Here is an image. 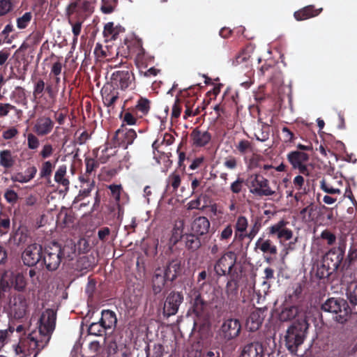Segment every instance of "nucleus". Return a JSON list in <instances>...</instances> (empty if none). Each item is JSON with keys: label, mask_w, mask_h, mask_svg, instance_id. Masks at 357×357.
<instances>
[{"label": "nucleus", "mask_w": 357, "mask_h": 357, "mask_svg": "<svg viewBox=\"0 0 357 357\" xmlns=\"http://www.w3.org/2000/svg\"><path fill=\"white\" fill-rule=\"evenodd\" d=\"M169 281L174 280L181 272V263L178 260H172L167 266L161 267Z\"/></svg>", "instance_id": "obj_23"}, {"label": "nucleus", "mask_w": 357, "mask_h": 357, "mask_svg": "<svg viewBox=\"0 0 357 357\" xmlns=\"http://www.w3.org/2000/svg\"><path fill=\"white\" fill-rule=\"evenodd\" d=\"M242 187L243 180L238 178L231 184L230 189L232 192L237 194L241 191Z\"/></svg>", "instance_id": "obj_55"}, {"label": "nucleus", "mask_w": 357, "mask_h": 357, "mask_svg": "<svg viewBox=\"0 0 357 357\" xmlns=\"http://www.w3.org/2000/svg\"><path fill=\"white\" fill-rule=\"evenodd\" d=\"M108 188L111 190L112 195L115 199L116 202H119L122 192L121 185L112 184L109 185Z\"/></svg>", "instance_id": "obj_48"}, {"label": "nucleus", "mask_w": 357, "mask_h": 357, "mask_svg": "<svg viewBox=\"0 0 357 357\" xmlns=\"http://www.w3.org/2000/svg\"><path fill=\"white\" fill-rule=\"evenodd\" d=\"M248 226V221L244 216H239L236 222V230L239 232H245Z\"/></svg>", "instance_id": "obj_44"}, {"label": "nucleus", "mask_w": 357, "mask_h": 357, "mask_svg": "<svg viewBox=\"0 0 357 357\" xmlns=\"http://www.w3.org/2000/svg\"><path fill=\"white\" fill-rule=\"evenodd\" d=\"M18 133L17 130L15 128H11L3 132V137L5 139H10L15 137Z\"/></svg>", "instance_id": "obj_59"}, {"label": "nucleus", "mask_w": 357, "mask_h": 357, "mask_svg": "<svg viewBox=\"0 0 357 357\" xmlns=\"http://www.w3.org/2000/svg\"><path fill=\"white\" fill-rule=\"evenodd\" d=\"M191 137L193 145L199 147L205 146L211 139V136L208 132L197 129L192 131Z\"/></svg>", "instance_id": "obj_24"}, {"label": "nucleus", "mask_w": 357, "mask_h": 357, "mask_svg": "<svg viewBox=\"0 0 357 357\" xmlns=\"http://www.w3.org/2000/svg\"><path fill=\"white\" fill-rule=\"evenodd\" d=\"M135 108L141 114V116L146 115L150 109V102L145 98H140L136 104Z\"/></svg>", "instance_id": "obj_37"}, {"label": "nucleus", "mask_w": 357, "mask_h": 357, "mask_svg": "<svg viewBox=\"0 0 357 357\" xmlns=\"http://www.w3.org/2000/svg\"><path fill=\"white\" fill-rule=\"evenodd\" d=\"M236 261L234 252H227L216 262L214 269L218 275H225L230 273Z\"/></svg>", "instance_id": "obj_10"}, {"label": "nucleus", "mask_w": 357, "mask_h": 357, "mask_svg": "<svg viewBox=\"0 0 357 357\" xmlns=\"http://www.w3.org/2000/svg\"><path fill=\"white\" fill-rule=\"evenodd\" d=\"M40 144L39 139L32 133L27 135V146L29 149L34 150L38 148Z\"/></svg>", "instance_id": "obj_47"}, {"label": "nucleus", "mask_w": 357, "mask_h": 357, "mask_svg": "<svg viewBox=\"0 0 357 357\" xmlns=\"http://www.w3.org/2000/svg\"><path fill=\"white\" fill-rule=\"evenodd\" d=\"M36 173V169L35 167H30L26 169L25 174L19 172L16 173L11 176V180L14 182L19 183H27L31 181Z\"/></svg>", "instance_id": "obj_27"}, {"label": "nucleus", "mask_w": 357, "mask_h": 357, "mask_svg": "<svg viewBox=\"0 0 357 357\" xmlns=\"http://www.w3.org/2000/svg\"><path fill=\"white\" fill-rule=\"evenodd\" d=\"M321 309L331 313L333 319L339 324L346 323L351 315V309L343 298H330L322 304Z\"/></svg>", "instance_id": "obj_2"}, {"label": "nucleus", "mask_w": 357, "mask_h": 357, "mask_svg": "<svg viewBox=\"0 0 357 357\" xmlns=\"http://www.w3.org/2000/svg\"><path fill=\"white\" fill-rule=\"evenodd\" d=\"M27 307V301L23 296L15 297L10 307V314L15 319H22L26 314Z\"/></svg>", "instance_id": "obj_17"}, {"label": "nucleus", "mask_w": 357, "mask_h": 357, "mask_svg": "<svg viewBox=\"0 0 357 357\" xmlns=\"http://www.w3.org/2000/svg\"><path fill=\"white\" fill-rule=\"evenodd\" d=\"M263 347L259 342H252L245 345L241 350L240 357H262Z\"/></svg>", "instance_id": "obj_22"}, {"label": "nucleus", "mask_w": 357, "mask_h": 357, "mask_svg": "<svg viewBox=\"0 0 357 357\" xmlns=\"http://www.w3.org/2000/svg\"><path fill=\"white\" fill-rule=\"evenodd\" d=\"M321 10V8L319 10H314L312 6H309L301 10L295 12L294 17L297 20H304L307 18L318 15Z\"/></svg>", "instance_id": "obj_28"}, {"label": "nucleus", "mask_w": 357, "mask_h": 357, "mask_svg": "<svg viewBox=\"0 0 357 357\" xmlns=\"http://www.w3.org/2000/svg\"><path fill=\"white\" fill-rule=\"evenodd\" d=\"M100 322L105 329L112 328L116 323V318L114 312L110 310H103L102 312V317Z\"/></svg>", "instance_id": "obj_29"}, {"label": "nucleus", "mask_w": 357, "mask_h": 357, "mask_svg": "<svg viewBox=\"0 0 357 357\" xmlns=\"http://www.w3.org/2000/svg\"><path fill=\"white\" fill-rule=\"evenodd\" d=\"M287 160L294 169H297L303 174H308L306 162L309 160V155L303 151H294L287 154Z\"/></svg>", "instance_id": "obj_9"}, {"label": "nucleus", "mask_w": 357, "mask_h": 357, "mask_svg": "<svg viewBox=\"0 0 357 357\" xmlns=\"http://www.w3.org/2000/svg\"><path fill=\"white\" fill-rule=\"evenodd\" d=\"M287 225L288 222L280 220L269 227V234L276 236L280 243L289 241L293 237V231Z\"/></svg>", "instance_id": "obj_13"}, {"label": "nucleus", "mask_w": 357, "mask_h": 357, "mask_svg": "<svg viewBox=\"0 0 357 357\" xmlns=\"http://www.w3.org/2000/svg\"><path fill=\"white\" fill-rule=\"evenodd\" d=\"M163 271L161 267H158L154 271L152 278V289L155 294H160L164 289L166 282L169 281Z\"/></svg>", "instance_id": "obj_19"}, {"label": "nucleus", "mask_w": 357, "mask_h": 357, "mask_svg": "<svg viewBox=\"0 0 357 357\" xmlns=\"http://www.w3.org/2000/svg\"><path fill=\"white\" fill-rule=\"evenodd\" d=\"M270 128L267 124H262L255 132L257 140L266 142L269 138Z\"/></svg>", "instance_id": "obj_35"}, {"label": "nucleus", "mask_w": 357, "mask_h": 357, "mask_svg": "<svg viewBox=\"0 0 357 357\" xmlns=\"http://www.w3.org/2000/svg\"><path fill=\"white\" fill-rule=\"evenodd\" d=\"M298 307L296 306L284 307L278 314V318L282 321H289L298 314Z\"/></svg>", "instance_id": "obj_32"}, {"label": "nucleus", "mask_w": 357, "mask_h": 357, "mask_svg": "<svg viewBox=\"0 0 357 357\" xmlns=\"http://www.w3.org/2000/svg\"><path fill=\"white\" fill-rule=\"evenodd\" d=\"M245 184L249 192L256 196H271L275 191L269 186L268 179L258 174H250L246 179Z\"/></svg>", "instance_id": "obj_5"}, {"label": "nucleus", "mask_w": 357, "mask_h": 357, "mask_svg": "<svg viewBox=\"0 0 357 357\" xmlns=\"http://www.w3.org/2000/svg\"><path fill=\"white\" fill-rule=\"evenodd\" d=\"M137 119L130 112H126L123 116V124L124 123L132 126L136 123Z\"/></svg>", "instance_id": "obj_56"}, {"label": "nucleus", "mask_w": 357, "mask_h": 357, "mask_svg": "<svg viewBox=\"0 0 357 357\" xmlns=\"http://www.w3.org/2000/svg\"><path fill=\"white\" fill-rule=\"evenodd\" d=\"M321 309L331 313L333 319L339 324L346 323L351 315V309L343 298H330L322 304Z\"/></svg>", "instance_id": "obj_3"}, {"label": "nucleus", "mask_w": 357, "mask_h": 357, "mask_svg": "<svg viewBox=\"0 0 357 357\" xmlns=\"http://www.w3.org/2000/svg\"><path fill=\"white\" fill-rule=\"evenodd\" d=\"M210 228L209 220L204 216H200L194 220L191 225V230L197 236H202L208 231Z\"/></svg>", "instance_id": "obj_21"}, {"label": "nucleus", "mask_w": 357, "mask_h": 357, "mask_svg": "<svg viewBox=\"0 0 357 357\" xmlns=\"http://www.w3.org/2000/svg\"><path fill=\"white\" fill-rule=\"evenodd\" d=\"M200 241L196 234L194 233L187 235L185 240L186 246L192 250H196L200 246Z\"/></svg>", "instance_id": "obj_39"}, {"label": "nucleus", "mask_w": 357, "mask_h": 357, "mask_svg": "<svg viewBox=\"0 0 357 357\" xmlns=\"http://www.w3.org/2000/svg\"><path fill=\"white\" fill-rule=\"evenodd\" d=\"M192 296L194 298H192L191 302L192 303L193 311L197 316H199L204 310V302L197 291H195Z\"/></svg>", "instance_id": "obj_33"}, {"label": "nucleus", "mask_w": 357, "mask_h": 357, "mask_svg": "<svg viewBox=\"0 0 357 357\" xmlns=\"http://www.w3.org/2000/svg\"><path fill=\"white\" fill-rule=\"evenodd\" d=\"M80 181L86 183V188L82 186V189L79 191V195L75 197L74 202H79L84 197L89 196L94 187V181H86L83 178H80Z\"/></svg>", "instance_id": "obj_34"}, {"label": "nucleus", "mask_w": 357, "mask_h": 357, "mask_svg": "<svg viewBox=\"0 0 357 357\" xmlns=\"http://www.w3.org/2000/svg\"><path fill=\"white\" fill-rule=\"evenodd\" d=\"M181 108L179 104V100L176 99L172 106V116L174 118H178L181 114Z\"/></svg>", "instance_id": "obj_61"}, {"label": "nucleus", "mask_w": 357, "mask_h": 357, "mask_svg": "<svg viewBox=\"0 0 357 357\" xmlns=\"http://www.w3.org/2000/svg\"><path fill=\"white\" fill-rule=\"evenodd\" d=\"M252 52V47H247L243 49L241 52L235 56V57L231 60V64L234 66H236L244 63L245 67H250V59Z\"/></svg>", "instance_id": "obj_25"}, {"label": "nucleus", "mask_w": 357, "mask_h": 357, "mask_svg": "<svg viewBox=\"0 0 357 357\" xmlns=\"http://www.w3.org/2000/svg\"><path fill=\"white\" fill-rule=\"evenodd\" d=\"M183 301V295L179 292L170 293L164 304L163 312L167 317L174 315L177 313L178 307Z\"/></svg>", "instance_id": "obj_12"}, {"label": "nucleus", "mask_w": 357, "mask_h": 357, "mask_svg": "<svg viewBox=\"0 0 357 357\" xmlns=\"http://www.w3.org/2000/svg\"><path fill=\"white\" fill-rule=\"evenodd\" d=\"M10 222L8 218L0 217V235L2 236L8 232L10 229Z\"/></svg>", "instance_id": "obj_49"}, {"label": "nucleus", "mask_w": 357, "mask_h": 357, "mask_svg": "<svg viewBox=\"0 0 357 357\" xmlns=\"http://www.w3.org/2000/svg\"><path fill=\"white\" fill-rule=\"evenodd\" d=\"M14 160L11 152L8 150H4L0 152V165L6 168L13 166Z\"/></svg>", "instance_id": "obj_36"}, {"label": "nucleus", "mask_w": 357, "mask_h": 357, "mask_svg": "<svg viewBox=\"0 0 357 357\" xmlns=\"http://www.w3.org/2000/svg\"><path fill=\"white\" fill-rule=\"evenodd\" d=\"M293 184L295 188L297 190H301L304 185V178L301 175L296 176L294 178Z\"/></svg>", "instance_id": "obj_62"}, {"label": "nucleus", "mask_w": 357, "mask_h": 357, "mask_svg": "<svg viewBox=\"0 0 357 357\" xmlns=\"http://www.w3.org/2000/svg\"><path fill=\"white\" fill-rule=\"evenodd\" d=\"M54 125V121L50 117L40 116L36 119L33 130L39 136L47 135L52 132Z\"/></svg>", "instance_id": "obj_16"}, {"label": "nucleus", "mask_w": 357, "mask_h": 357, "mask_svg": "<svg viewBox=\"0 0 357 357\" xmlns=\"http://www.w3.org/2000/svg\"><path fill=\"white\" fill-rule=\"evenodd\" d=\"M264 312L261 310L252 311L246 320V327L250 331L258 330L264 320Z\"/></svg>", "instance_id": "obj_20"}, {"label": "nucleus", "mask_w": 357, "mask_h": 357, "mask_svg": "<svg viewBox=\"0 0 357 357\" xmlns=\"http://www.w3.org/2000/svg\"><path fill=\"white\" fill-rule=\"evenodd\" d=\"M321 237L327 241L328 244L332 245L335 241V236L328 230H324L321 234Z\"/></svg>", "instance_id": "obj_54"}, {"label": "nucleus", "mask_w": 357, "mask_h": 357, "mask_svg": "<svg viewBox=\"0 0 357 357\" xmlns=\"http://www.w3.org/2000/svg\"><path fill=\"white\" fill-rule=\"evenodd\" d=\"M255 248L264 254L275 255L277 253V247L270 239L259 238L255 243Z\"/></svg>", "instance_id": "obj_26"}, {"label": "nucleus", "mask_w": 357, "mask_h": 357, "mask_svg": "<svg viewBox=\"0 0 357 357\" xmlns=\"http://www.w3.org/2000/svg\"><path fill=\"white\" fill-rule=\"evenodd\" d=\"M224 165L227 168L234 169L236 167L237 162L236 158L230 157L226 158Z\"/></svg>", "instance_id": "obj_64"}, {"label": "nucleus", "mask_w": 357, "mask_h": 357, "mask_svg": "<svg viewBox=\"0 0 357 357\" xmlns=\"http://www.w3.org/2000/svg\"><path fill=\"white\" fill-rule=\"evenodd\" d=\"M103 33L105 37L112 40L116 39L118 35V31L112 22H109L105 26Z\"/></svg>", "instance_id": "obj_40"}, {"label": "nucleus", "mask_w": 357, "mask_h": 357, "mask_svg": "<svg viewBox=\"0 0 357 357\" xmlns=\"http://www.w3.org/2000/svg\"><path fill=\"white\" fill-rule=\"evenodd\" d=\"M347 296L351 304L357 305V285L352 289L350 288L347 293Z\"/></svg>", "instance_id": "obj_52"}, {"label": "nucleus", "mask_w": 357, "mask_h": 357, "mask_svg": "<svg viewBox=\"0 0 357 357\" xmlns=\"http://www.w3.org/2000/svg\"><path fill=\"white\" fill-rule=\"evenodd\" d=\"M67 172V167L65 165H60L54 174V181L65 187L66 188H68L70 182L68 178H66V174Z\"/></svg>", "instance_id": "obj_31"}, {"label": "nucleus", "mask_w": 357, "mask_h": 357, "mask_svg": "<svg viewBox=\"0 0 357 357\" xmlns=\"http://www.w3.org/2000/svg\"><path fill=\"white\" fill-rule=\"evenodd\" d=\"M13 8L12 0L0 1V15H5Z\"/></svg>", "instance_id": "obj_46"}, {"label": "nucleus", "mask_w": 357, "mask_h": 357, "mask_svg": "<svg viewBox=\"0 0 357 357\" xmlns=\"http://www.w3.org/2000/svg\"><path fill=\"white\" fill-rule=\"evenodd\" d=\"M45 82L43 79H38L35 84L33 86V102L36 103V107H43L39 99L41 98V94L45 90Z\"/></svg>", "instance_id": "obj_30"}, {"label": "nucleus", "mask_w": 357, "mask_h": 357, "mask_svg": "<svg viewBox=\"0 0 357 357\" xmlns=\"http://www.w3.org/2000/svg\"><path fill=\"white\" fill-rule=\"evenodd\" d=\"M237 287L236 284L229 282L227 284L226 293L230 300H234L237 294Z\"/></svg>", "instance_id": "obj_51"}, {"label": "nucleus", "mask_w": 357, "mask_h": 357, "mask_svg": "<svg viewBox=\"0 0 357 357\" xmlns=\"http://www.w3.org/2000/svg\"><path fill=\"white\" fill-rule=\"evenodd\" d=\"M54 165L50 161H45L43 163L40 175L41 177H50L52 174Z\"/></svg>", "instance_id": "obj_42"}, {"label": "nucleus", "mask_w": 357, "mask_h": 357, "mask_svg": "<svg viewBox=\"0 0 357 357\" xmlns=\"http://www.w3.org/2000/svg\"><path fill=\"white\" fill-rule=\"evenodd\" d=\"M32 17V13L31 12H26L22 16L17 18V27L20 29L26 28L31 21Z\"/></svg>", "instance_id": "obj_38"}, {"label": "nucleus", "mask_w": 357, "mask_h": 357, "mask_svg": "<svg viewBox=\"0 0 357 357\" xmlns=\"http://www.w3.org/2000/svg\"><path fill=\"white\" fill-rule=\"evenodd\" d=\"M241 331V324L238 319H226L223 321L218 331L217 337L222 341L227 342L236 338Z\"/></svg>", "instance_id": "obj_7"}, {"label": "nucleus", "mask_w": 357, "mask_h": 357, "mask_svg": "<svg viewBox=\"0 0 357 357\" xmlns=\"http://www.w3.org/2000/svg\"><path fill=\"white\" fill-rule=\"evenodd\" d=\"M53 153V147L50 144H45L43 145L40 155L43 158H47Z\"/></svg>", "instance_id": "obj_53"}, {"label": "nucleus", "mask_w": 357, "mask_h": 357, "mask_svg": "<svg viewBox=\"0 0 357 357\" xmlns=\"http://www.w3.org/2000/svg\"><path fill=\"white\" fill-rule=\"evenodd\" d=\"M41 245L33 243L28 245L22 253V259L25 265L32 266L36 265L41 259Z\"/></svg>", "instance_id": "obj_11"}, {"label": "nucleus", "mask_w": 357, "mask_h": 357, "mask_svg": "<svg viewBox=\"0 0 357 357\" xmlns=\"http://www.w3.org/2000/svg\"><path fill=\"white\" fill-rule=\"evenodd\" d=\"M314 211V206L312 204L303 208L300 212V215L303 220L305 222L310 221L312 220V213Z\"/></svg>", "instance_id": "obj_43"}, {"label": "nucleus", "mask_w": 357, "mask_h": 357, "mask_svg": "<svg viewBox=\"0 0 357 357\" xmlns=\"http://www.w3.org/2000/svg\"><path fill=\"white\" fill-rule=\"evenodd\" d=\"M4 197L6 200L11 204H15L18 199V195L17 192L10 189L6 190Z\"/></svg>", "instance_id": "obj_50"}, {"label": "nucleus", "mask_w": 357, "mask_h": 357, "mask_svg": "<svg viewBox=\"0 0 357 357\" xmlns=\"http://www.w3.org/2000/svg\"><path fill=\"white\" fill-rule=\"evenodd\" d=\"M56 314L54 310L43 311L38 321V330L20 336L15 347V352L20 357H36L48 344L55 328Z\"/></svg>", "instance_id": "obj_1"}, {"label": "nucleus", "mask_w": 357, "mask_h": 357, "mask_svg": "<svg viewBox=\"0 0 357 357\" xmlns=\"http://www.w3.org/2000/svg\"><path fill=\"white\" fill-rule=\"evenodd\" d=\"M66 248H61L57 243H53L45 248L43 254V264L49 271H55L59 266Z\"/></svg>", "instance_id": "obj_6"}, {"label": "nucleus", "mask_w": 357, "mask_h": 357, "mask_svg": "<svg viewBox=\"0 0 357 357\" xmlns=\"http://www.w3.org/2000/svg\"><path fill=\"white\" fill-rule=\"evenodd\" d=\"M307 328V324L303 320L294 323L287 329L285 335L286 346L291 354H296L299 347L303 343Z\"/></svg>", "instance_id": "obj_4"}, {"label": "nucleus", "mask_w": 357, "mask_h": 357, "mask_svg": "<svg viewBox=\"0 0 357 357\" xmlns=\"http://www.w3.org/2000/svg\"><path fill=\"white\" fill-rule=\"evenodd\" d=\"M233 233V229L231 225H227L221 232L220 239L226 240L229 238Z\"/></svg>", "instance_id": "obj_60"}, {"label": "nucleus", "mask_w": 357, "mask_h": 357, "mask_svg": "<svg viewBox=\"0 0 357 357\" xmlns=\"http://www.w3.org/2000/svg\"><path fill=\"white\" fill-rule=\"evenodd\" d=\"M100 9L103 13L109 14L114 11V6L106 2L105 0H102V4Z\"/></svg>", "instance_id": "obj_63"}, {"label": "nucleus", "mask_w": 357, "mask_h": 357, "mask_svg": "<svg viewBox=\"0 0 357 357\" xmlns=\"http://www.w3.org/2000/svg\"><path fill=\"white\" fill-rule=\"evenodd\" d=\"M343 185V180H335L331 178L329 179H323L320 181V188L328 194H340L341 187Z\"/></svg>", "instance_id": "obj_18"}, {"label": "nucleus", "mask_w": 357, "mask_h": 357, "mask_svg": "<svg viewBox=\"0 0 357 357\" xmlns=\"http://www.w3.org/2000/svg\"><path fill=\"white\" fill-rule=\"evenodd\" d=\"M80 3V0H76L75 1L71 2L66 8V15H73L77 10L78 6Z\"/></svg>", "instance_id": "obj_58"}, {"label": "nucleus", "mask_w": 357, "mask_h": 357, "mask_svg": "<svg viewBox=\"0 0 357 357\" xmlns=\"http://www.w3.org/2000/svg\"><path fill=\"white\" fill-rule=\"evenodd\" d=\"M112 84L122 90L128 88L134 80L132 73L128 70H117L114 72L111 75Z\"/></svg>", "instance_id": "obj_14"}, {"label": "nucleus", "mask_w": 357, "mask_h": 357, "mask_svg": "<svg viewBox=\"0 0 357 357\" xmlns=\"http://www.w3.org/2000/svg\"><path fill=\"white\" fill-rule=\"evenodd\" d=\"M250 147V144L247 140H241L238 142L236 148L241 153H245Z\"/></svg>", "instance_id": "obj_57"}, {"label": "nucleus", "mask_w": 357, "mask_h": 357, "mask_svg": "<svg viewBox=\"0 0 357 357\" xmlns=\"http://www.w3.org/2000/svg\"><path fill=\"white\" fill-rule=\"evenodd\" d=\"M105 330V328L103 327V326L99 321V322L92 323L88 328V332L90 335L98 336V335H101Z\"/></svg>", "instance_id": "obj_41"}, {"label": "nucleus", "mask_w": 357, "mask_h": 357, "mask_svg": "<svg viewBox=\"0 0 357 357\" xmlns=\"http://www.w3.org/2000/svg\"><path fill=\"white\" fill-rule=\"evenodd\" d=\"M136 137V132L133 129L124 128L123 124L116 132V138L119 141V144L124 149H127L129 145L132 144Z\"/></svg>", "instance_id": "obj_15"}, {"label": "nucleus", "mask_w": 357, "mask_h": 357, "mask_svg": "<svg viewBox=\"0 0 357 357\" xmlns=\"http://www.w3.org/2000/svg\"><path fill=\"white\" fill-rule=\"evenodd\" d=\"M168 184L176 191L181 184V177L178 174L172 173L168 177Z\"/></svg>", "instance_id": "obj_45"}, {"label": "nucleus", "mask_w": 357, "mask_h": 357, "mask_svg": "<svg viewBox=\"0 0 357 357\" xmlns=\"http://www.w3.org/2000/svg\"><path fill=\"white\" fill-rule=\"evenodd\" d=\"M13 286L17 291H22L26 287V280L22 274L14 273L10 271H6L0 280V291H5Z\"/></svg>", "instance_id": "obj_8"}]
</instances>
